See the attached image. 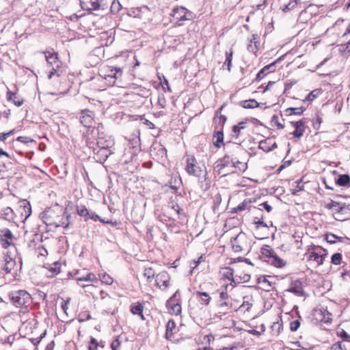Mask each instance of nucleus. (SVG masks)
<instances>
[{"label": "nucleus", "mask_w": 350, "mask_h": 350, "mask_svg": "<svg viewBox=\"0 0 350 350\" xmlns=\"http://www.w3.org/2000/svg\"><path fill=\"white\" fill-rule=\"evenodd\" d=\"M185 170L189 175L196 176L199 179L200 188L207 191L211 187V181L206 177V171L197 165V161L193 155H187Z\"/></svg>", "instance_id": "1"}, {"label": "nucleus", "mask_w": 350, "mask_h": 350, "mask_svg": "<svg viewBox=\"0 0 350 350\" xmlns=\"http://www.w3.org/2000/svg\"><path fill=\"white\" fill-rule=\"evenodd\" d=\"M122 70L119 67L105 66L100 70L99 75L106 81L108 86H121Z\"/></svg>", "instance_id": "2"}, {"label": "nucleus", "mask_w": 350, "mask_h": 350, "mask_svg": "<svg viewBox=\"0 0 350 350\" xmlns=\"http://www.w3.org/2000/svg\"><path fill=\"white\" fill-rule=\"evenodd\" d=\"M9 298L12 304L17 308L27 307V304L31 301V295L25 290L11 292Z\"/></svg>", "instance_id": "3"}, {"label": "nucleus", "mask_w": 350, "mask_h": 350, "mask_svg": "<svg viewBox=\"0 0 350 350\" xmlns=\"http://www.w3.org/2000/svg\"><path fill=\"white\" fill-rule=\"evenodd\" d=\"M170 15L178 26L182 25L183 21H191L193 18V13L183 6L174 7Z\"/></svg>", "instance_id": "4"}, {"label": "nucleus", "mask_w": 350, "mask_h": 350, "mask_svg": "<svg viewBox=\"0 0 350 350\" xmlns=\"http://www.w3.org/2000/svg\"><path fill=\"white\" fill-rule=\"evenodd\" d=\"M80 5L83 10L89 12L105 10L107 7L105 0H80Z\"/></svg>", "instance_id": "5"}, {"label": "nucleus", "mask_w": 350, "mask_h": 350, "mask_svg": "<svg viewBox=\"0 0 350 350\" xmlns=\"http://www.w3.org/2000/svg\"><path fill=\"white\" fill-rule=\"evenodd\" d=\"M45 58L49 65L52 66L51 70L49 72L48 75L49 79H51L53 75L57 74V77H59V74L57 73V69L60 67V63L58 60L57 55L55 53L44 52Z\"/></svg>", "instance_id": "6"}, {"label": "nucleus", "mask_w": 350, "mask_h": 350, "mask_svg": "<svg viewBox=\"0 0 350 350\" xmlns=\"http://www.w3.org/2000/svg\"><path fill=\"white\" fill-rule=\"evenodd\" d=\"M98 145V148H94V157L97 162L100 163H104L108 157L111 154V150L105 146H100L99 142L97 143Z\"/></svg>", "instance_id": "7"}, {"label": "nucleus", "mask_w": 350, "mask_h": 350, "mask_svg": "<svg viewBox=\"0 0 350 350\" xmlns=\"http://www.w3.org/2000/svg\"><path fill=\"white\" fill-rule=\"evenodd\" d=\"M150 154L157 159H163L167 156V150L161 144L154 143L150 148Z\"/></svg>", "instance_id": "8"}, {"label": "nucleus", "mask_w": 350, "mask_h": 350, "mask_svg": "<svg viewBox=\"0 0 350 350\" xmlns=\"http://www.w3.org/2000/svg\"><path fill=\"white\" fill-rule=\"evenodd\" d=\"M245 234L243 232H240L236 237H232L230 242L232 244V248L234 252H239L243 250V245L241 241L245 239Z\"/></svg>", "instance_id": "9"}, {"label": "nucleus", "mask_w": 350, "mask_h": 350, "mask_svg": "<svg viewBox=\"0 0 350 350\" xmlns=\"http://www.w3.org/2000/svg\"><path fill=\"white\" fill-rule=\"evenodd\" d=\"M280 60V58L274 61L273 62L264 66L257 74L256 80L260 81L267 74L274 72L275 70L276 64Z\"/></svg>", "instance_id": "10"}, {"label": "nucleus", "mask_w": 350, "mask_h": 350, "mask_svg": "<svg viewBox=\"0 0 350 350\" xmlns=\"http://www.w3.org/2000/svg\"><path fill=\"white\" fill-rule=\"evenodd\" d=\"M80 121L85 127H91L93 122V112L88 109L82 111Z\"/></svg>", "instance_id": "11"}, {"label": "nucleus", "mask_w": 350, "mask_h": 350, "mask_svg": "<svg viewBox=\"0 0 350 350\" xmlns=\"http://www.w3.org/2000/svg\"><path fill=\"white\" fill-rule=\"evenodd\" d=\"M170 275L166 271H162L156 275V283L161 288L163 286L165 288L169 286Z\"/></svg>", "instance_id": "12"}, {"label": "nucleus", "mask_w": 350, "mask_h": 350, "mask_svg": "<svg viewBox=\"0 0 350 350\" xmlns=\"http://www.w3.org/2000/svg\"><path fill=\"white\" fill-rule=\"evenodd\" d=\"M232 161L233 159L229 154H226L223 158L217 160L215 163V169L220 173L222 169L227 167Z\"/></svg>", "instance_id": "13"}, {"label": "nucleus", "mask_w": 350, "mask_h": 350, "mask_svg": "<svg viewBox=\"0 0 350 350\" xmlns=\"http://www.w3.org/2000/svg\"><path fill=\"white\" fill-rule=\"evenodd\" d=\"M317 315L318 316V319L321 322L325 323H330L332 322V314L327 308H321L319 311L317 312Z\"/></svg>", "instance_id": "14"}, {"label": "nucleus", "mask_w": 350, "mask_h": 350, "mask_svg": "<svg viewBox=\"0 0 350 350\" xmlns=\"http://www.w3.org/2000/svg\"><path fill=\"white\" fill-rule=\"evenodd\" d=\"M324 254H319L318 252L312 251L310 253L308 256L309 260H314L317 262L318 265H321L323 264L325 258L327 255L326 250H323Z\"/></svg>", "instance_id": "15"}, {"label": "nucleus", "mask_w": 350, "mask_h": 350, "mask_svg": "<svg viewBox=\"0 0 350 350\" xmlns=\"http://www.w3.org/2000/svg\"><path fill=\"white\" fill-rule=\"evenodd\" d=\"M4 261L5 265L2 268L3 271L7 273H10L12 269L14 268V262L13 261V258L11 256L10 252H7L4 254Z\"/></svg>", "instance_id": "16"}, {"label": "nucleus", "mask_w": 350, "mask_h": 350, "mask_svg": "<svg viewBox=\"0 0 350 350\" xmlns=\"http://www.w3.org/2000/svg\"><path fill=\"white\" fill-rule=\"evenodd\" d=\"M75 275V279L78 282H95L97 280L96 275L92 273H87L85 275H83L79 271H77Z\"/></svg>", "instance_id": "17"}, {"label": "nucleus", "mask_w": 350, "mask_h": 350, "mask_svg": "<svg viewBox=\"0 0 350 350\" xmlns=\"http://www.w3.org/2000/svg\"><path fill=\"white\" fill-rule=\"evenodd\" d=\"M260 45L259 36L257 34H253L252 38L250 40V43L247 44V50L250 52L256 53Z\"/></svg>", "instance_id": "18"}, {"label": "nucleus", "mask_w": 350, "mask_h": 350, "mask_svg": "<svg viewBox=\"0 0 350 350\" xmlns=\"http://www.w3.org/2000/svg\"><path fill=\"white\" fill-rule=\"evenodd\" d=\"M287 291L293 293V294L299 297L303 296L304 294L301 283L298 280L295 281L293 284V286L287 289Z\"/></svg>", "instance_id": "19"}, {"label": "nucleus", "mask_w": 350, "mask_h": 350, "mask_svg": "<svg viewBox=\"0 0 350 350\" xmlns=\"http://www.w3.org/2000/svg\"><path fill=\"white\" fill-rule=\"evenodd\" d=\"M144 306L141 303H136L131 306V312L134 315H139L142 320H144L143 314Z\"/></svg>", "instance_id": "20"}, {"label": "nucleus", "mask_w": 350, "mask_h": 350, "mask_svg": "<svg viewBox=\"0 0 350 350\" xmlns=\"http://www.w3.org/2000/svg\"><path fill=\"white\" fill-rule=\"evenodd\" d=\"M267 261L278 268H282L285 266V261L280 258L276 254L271 256V259H267Z\"/></svg>", "instance_id": "21"}, {"label": "nucleus", "mask_w": 350, "mask_h": 350, "mask_svg": "<svg viewBox=\"0 0 350 350\" xmlns=\"http://www.w3.org/2000/svg\"><path fill=\"white\" fill-rule=\"evenodd\" d=\"M336 184L341 187H350V176L348 174H340L336 180Z\"/></svg>", "instance_id": "22"}, {"label": "nucleus", "mask_w": 350, "mask_h": 350, "mask_svg": "<svg viewBox=\"0 0 350 350\" xmlns=\"http://www.w3.org/2000/svg\"><path fill=\"white\" fill-rule=\"evenodd\" d=\"M176 329V323L174 320L170 319L166 325L165 338L170 339L174 334V331Z\"/></svg>", "instance_id": "23"}, {"label": "nucleus", "mask_w": 350, "mask_h": 350, "mask_svg": "<svg viewBox=\"0 0 350 350\" xmlns=\"http://www.w3.org/2000/svg\"><path fill=\"white\" fill-rule=\"evenodd\" d=\"M42 219H43L44 223L46 226H53L55 228H57L58 227V225L56 224L57 221H53L52 219L51 213L49 212V211L43 213Z\"/></svg>", "instance_id": "24"}, {"label": "nucleus", "mask_w": 350, "mask_h": 350, "mask_svg": "<svg viewBox=\"0 0 350 350\" xmlns=\"http://www.w3.org/2000/svg\"><path fill=\"white\" fill-rule=\"evenodd\" d=\"M14 215V213L13 210L9 206L3 208L1 213V218L4 219L5 220H7V221L13 220Z\"/></svg>", "instance_id": "25"}, {"label": "nucleus", "mask_w": 350, "mask_h": 350, "mask_svg": "<svg viewBox=\"0 0 350 350\" xmlns=\"http://www.w3.org/2000/svg\"><path fill=\"white\" fill-rule=\"evenodd\" d=\"M240 105L245 109H254L259 107L260 104L254 99H250L241 101Z\"/></svg>", "instance_id": "26"}, {"label": "nucleus", "mask_w": 350, "mask_h": 350, "mask_svg": "<svg viewBox=\"0 0 350 350\" xmlns=\"http://www.w3.org/2000/svg\"><path fill=\"white\" fill-rule=\"evenodd\" d=\"M258 283L262 284V288L265 291H270L271 289V282L269 281L267 277L262 276L258 278Z\"/></svg>", "instance_id": "27"}, {"label": "nucleus", "mask_w": 350, "mask_h": 350, "mask_svg": "<svg viewBox=\"0 0 350 350\" xmlns=\"http://www.w3.org/2000/svg\"><path fill=\"white\" fill-rule=\"evenodd\" d=\"M7 98L8 100L13 101L14 105L17 107L21 106L24 102L23 99L18 98L16 94L12 92L11 91L8 92Z\"/></svg>", "instance_id": "28"}, {"label": "nucleus", "mask_w": 350, "mask_h": 350, "mask_svg": "<svg viewBox=\"0 0 350 350\" xmlns=\"http://www.w3.org/2000/svg\"><path fill=\"white\" fill-rule=\"evenodd\" d=\"M213 137L216 138V141L213 143L215 147L220 148L224 145V133L221 130L215 132Z\"/></svg>", "instance_id": "29"}, {"label": "nucleus", "mask_w": 350, "mask_h": 350, "mask_svg": "<svg viewBox=\"0 0 350 350\" xmlns=\"http://www.w3.org/2000/svg\"><path fill=\"white\" fill-rule=\"evenodd\" d=\"M64 215H65V219H62L57 221L56 224L58 225V227L62 226L64 228H67L70 224V219L71 218V215L70 214H68L66 212H64Z\"/></svg>", "instance_id": "30"}, {"label": "nucleus", "mask_w": 350, "mask_h": 350, "mask_svg": "<svg viewBox=\"0 0 350 350\" xmlns=\"http://www.w3.org/2000/svg\"><path fill=\"white\" fill-rule=\"evenodd\" d=\"M306 110V107H289L286 109V113L287 115H301L304 111Z\"/></svg>", "instance_id": "31"}, {"label": "nucleus", "mask_w": 350, "mask_h": 350, "mask_svg": "<svg viewBox=\"0 0 350 350\" xmlns=\"http://www.w3.org/2000/svg\"><path fill=\"white\" fill-rule=\"evenodd\" d=\"M271 142V139L269 138L262 140L260 142L258 147L260 149L262 150L265 152H270V151H271V148H270Z\"/></svg>", "instance_id": "32"}, {"label": "nucleus", "mask_w": 350, "mask_h": 350, "mask_svg": "<svg viewBox=\"0 0 350 350\" xmlns=\"http://www.w3.org/2000/svg\"><path fill=\"white\" fill-rule=\"evenodd\" d=\"M261 254L267 259H271V256H273L275 252L269 245H265L261 248Z\"/></svg>", "instance_id": "33"}, {"label": "nucleus", "mask_w": 350, "mask_h": 350, "mask_svg": "<svg viewBox=\"0 0 350 350\" xmlns=\"http://www.w3.org/2000/svg\"><path fill=\"white\" fill-rule=\"evenodd\" d=\"M77 212L79 215L85 218V220H88V217L90 216V212L85 206H77Z\"/></svg>", "instance_id": "34"}, {"label": "nucleus", "mask_w": 350, "mask_h": 350, "mask_svg": "<svg viewBox=\"0 0 350 350\" xmlns=\"http://www.w3.org/2000/svg\"><path fill=\"white\" fill-rule=\"evenodd\" d=\"M198 297L201 298V303L205 305H208L210 302L211 297L206 292H200L198 291L196 293Z\"/></svg>", "instance_id": "35"}, {"label": "nucleus", "mask_w": 350, "mask_h": 350, "mask_svg": "<svg viewBox=\"0 0 350 350\" xmlns=\"http://www.w3.org/2000/svg\"><path fill=\"white\" fill-rule=\"evenodd\" d=\"M135 92L137 94L144 97L147 98L150 95V90L146 88L138 87L135 89Z\"/></svg>", "instance_id": "36"}, {"label": "nucleus", "mask_w": 350, "mask_h": 350, "mask_svg": "<svg viewBox=\"0 0 350 350\" xmlns=\"http://www.w3.org/2000/svg\"><path fill=\"white\" fill-rule=\"evenodd\" d=\"M350 211V204H340L339 208H336V213L347 214Z\"/></svg>", "instance_id": "37"}, {"label": "nucleus", "mask_w": 350, "mask_h": 350, "mask_svg": "<svg viewBox=\"0 0 350 350\" xmlns=\"http://www.w3.org/2000/svg\"><path fill=\"white\" fill-rule=\"evenodd\" d=\"M337 334L342 339V342H345L350 347V336L347 332L341 329L338 331Z\"/></svg>", "instance_id": "38"}, {"label": "nucleus", "mask_w": 350, "mask_h": 350, "mask_svg": "<svg viewBox=\"0 0 350 350\" xmlns=\"http://www.w3.org/2000/svg\"><path fill=\"white\" fill-rule=\"evenodd\" d=\"M49 272L51 273L50 276L53 277L57 275L60 272V265L59 262H55L49 269Z\"/></svg>", "instance_id": "39"}, {"label": "nucleus", "mask_w": 350, "mask_h": 350, "mask_svg": "<svg viewBox=\"0 0 350 350\" xmlns=\"http://www.w3.org/2000/svg\"><path fill=\"white\" fill-rule=\"evenodd\" d=\"M1 239H7L12 241L14 239V235L12 232V231L8 228H5L2 230H1Z\"/></svg>", "instance_id": "40"}, {"label": "nucleus", "mask_w": 350, "mask_h": 350, "mask_svg": "<svg viewBox=\"0 0 350 350\" xmlns=\"http://www.w3.org/2000/svg\"><path fill=\"white\" fill-rule=\"evenodd\" d=\"M248 205V202L246 200H244L240 204H239L237 207H234L231 211V213H239L243 211H245Z\"/></svg>", "instance_id": "41"}, {"label": "nucleus", "mask_w": 350, "mask_h": 350, "mask_svg": "<svg viewBox=\"0 0 350 350\" xmlns=\"http://www.w3.org/2000/svg\"><path fill=\"white\" fill-rule=\"evenodd\" d=\"M121 7H122L121 4L120 3V2L118 1L113 0L111 3V6H110L111 12L113 14H116L120 10Z\"/></svg>", "instance_id": "42"}, {"label": "nucleus", "mask_w": 350, "mask_h": 350, "mask_svg": "<svg viewBox=\"0 0 350 350\" xmlns=\"http://www.w3.org/2000/svg\"><path fill=\"white\" fill-rule=\"evenodd\" d=\"M331 262L335 265H339L342 262V255L340 253H334L331 257Z\"/></svg>", "instance_id": "43"}, {"label": "nucleus", "mask_w": 350, "mask_h": 350, "mask_svg": "<svg viewBox=\"0 0 350 350\" xmlns=\"http://www.w3.org/2000/svg\"><path fill=\"white\" fill-rule=\"evenodd\" d=\"M100 279L103 283L106 284H111L113 282V278L106 273L100 274Z\"/></svg>", "instance_id": "44"}, {"label": "nucleus", "mask_w": 350, "mask_h": 350, "mask_svg": "<svg viewBox=\"0 0 350 350\" xmlns=\"http://www.w3.org/2000/svg\"><path fill=\"white\" fill-rule=\"evenodd\" d=\"M325 239L327 243L333 244V243H336L337 240H338L339 241H341L342 238L339 237L334 234H327L326 236Z\"/></svg>", "instance_id": "45"}, {"label": "nucleus", "mask_w": 350, "mask_h": 350, "mask_svg": "<svg viewBox=\"0 0 350 350\" xmlns=\"http://www.w3.org/2000/svg\"><path fill=\"white\" fill-rule=\"evenodd\" d=\"M154 271L151 268H146L144 271V275L147 278L148 281H150L154 277Z\"/></svg>", "instance_id": "46"}, {"label": "nucleus", "mask_w": 350, "mask_h": 350, "mask_svg": "<svg viewBox=\"0 0 350 350\" xmlns=\"http://www.w3.org/2000/svg\"><path fill=\"white\" fill-rule=\"evenodd\" d=\"M297 5V1H295L294 0H291L288 4L285 5L284 8H282V10L284 12H287L294 9Z\"/></svg>", "instance_id": "47"}, {"label": "nucleus", "mask_w": 350, "mask_h": 350, "mask_svg": "<svg viewBox=\"0 0 350 350\" xmlns=\"http://www.w3.org/2000/svg\"><path fill=\"white\" fill-rule=\"evenodd\" d=\"M232 54H233V51L232 49L230 50L229 53H228V52L226 53V58L225 64H227L228 70H230V66H231V63H232Z\"/></svg>", "instance_id": "48"}, {"label": "nucleus", "mask_w": 350, "mask_h": 350, "mask_svg": "<svg viewBox=\"0 0 350 350\" xmlns=\"http://www.w3.org/2000/svg\"><path fill=\"white\" fill-rule=\"evenodd\" d=\"M172 314L178 315L181 313L182 308L180 304H174L171 307Z\"/></svg>", "instance_id": "49"}, {"label": "nucleus", "mask_w": 350, "mask_h": 350, "mask_svg": "<svg viewBox=\"0 0 350 350\" xmlns=\"http://www.w3.org/2000/svg\"><path fill=\"white\" fill-rule=\"evenodd\" d=\"M319 90H314L312 91L310 93L308 94V96L306 97L305 100L311 102L319 94Z\"/></svg>", "instance_id": "50"}, {"label": "nucleus", "mask_w": 350, "mask_h": 350, "mask_svg": "<svg viewBox=\"0 0 350 350\" xmlns=\"http://www.w3.org/2000/svg\"><path fill=\"white\" fill-rule=\"evenodd\" d=\"M226 271L224 273V276L229 280L234 282V279L233 278V269L230 267H226Z\"/></svg>", "instance_id": "51"}, {"label": "nucleus", "mask_w": 350, "mask_h": 350, "mask_svg": "<svg viewBox=\"0 0 350 350\" xmlns=\"http://www.w3.org/2000/svg\"><path fill=\"white\" fill-rule=\"evenodd\" d=\"M246 163H243L242 162H240L239 161H237L235 162L232 161V166L235 168H239L240 170L245 171L246 169Z\"/></svg>", "instance_id": "52"}, {"label": "nucleus", "mask_w": 350, "mask_h": 350, "mask_svg": "<svg viewBox=\"0 0 350 350\" xmlns=\"http://www.w3.org/2000/svg\"><path fill=\"white\" fill-rule=\"evenodd\" d=\"M98 343L96 338L91 337L90 345L88 347L89 350H97Z\"/></svg>", "instance_id": "53"}, {"label": "nucleus", "mask_w": 350, "mask_h": 350, "mask_svg": "<svg viewBox=\"0 0 350 350\" xmlns=\"http://www.w3.org/2000/svg\"><path fill=\"white\" fill-rule=\"evenodd\" d=\"M295 183L297 184V186L296 188L292 189L291 193L293 195H296L299 191L304 189V186L301 185V180L296 181Z\"/></svg>", "instance_id": "54"}, {"label": "nucleus", "mask_w": 350, "mask_h": 350, "mask_svg": "<svg viewBox=\"0 0 350 350\" xmlns=\"http://www.w3.org/2000/svg\"><path fill=\"white\" fill-rule=\"evenodd\" d=\"M23 209L24 210V211L26 213L25 219H27L31 215V208L30 204L29 202L26 203L24 205Z\"/></svg>", "instance_id": "55"}, {"label": "nucleus", "mask_w": 350, "mask_h": 350, "mask_svg": "<svg viewBox=\"0 0 350 350\" xmlns=\"http://www.w3.org/2000/svg\"><path fill=\"white\" fill-rule=\"evenodd\" d=\"M271 122H274L277 125L278 129H279L284 128V125L279 122V117L278 115H273L272 116Z\"/></svg>", "instance_id": "56"}, {"label": "nucleus", "mask_w": 350, "mask_h": 350, "mask_svg": "<svg viewBox=\"0 0 350 350\" xmlns=\"http://www.w3.org/2000/svg\"><path fill=\"white\" fill-rule=\"evenodd\" d=\"M304 129L303 127L299 129H295L294 131L292 133L294 137L300 138L304 135Z\"/></svg>", "instance_id": "57"}, {"label": "nucleus", "mask_w": 350, "mask_h": 350, "mask_svg": "<svg viewBox=\"0 0 350 350\" xmlns=\"http://www.w3.org/2000/svg\"><path fill=\"white\" fill-rule=\"evenodd\" d=\"M300 326V322L298 320H295L291 322L290 329L292 332H295Z\"/></svg>", "instance_id": "58"}, {"label": "nucleus", "mask_w": 350, "mask_h": 350, "mask_svg": "<svg viewBox=\"0 0 350 350\" xmlns=\"http://www.w3.org/2000/svg\"><path fill=\"white\" fill-rule=\"evenodd\" d=\"M339 202L332 200L329 204L326 205V207L329 209H333L336 211V208H338L340 206Z\"/></svg>", "instance_id": "59"}, {"label": "nucleus", "mask_w": 350, "mask_h": 350, "mask_svg": "<svg viewBox=\"0 0 350 350\" xmlns=\"http://www.w3.org/2000/svg\"><path fill=\"white\" fill-rule=\"evenodd\" d=\"M17 141L21 142L24 144H27L28 142L35 143L36 142L33 139H30L28 137L20 136L17 138Z\"/></svg>", "instance_id": "60"}, {"label": "nucleus", "mask_w": 350, "mask_h": 350, "mask_svg": "<svg viewBox=\"0 0 350 350\" xmlns=\"http://www.w3.org/2000/svg\"><path fill=\"white\" fill-rule=\"evenodd\" d=\"M232 133H233V135H232L233 137L237 139H238L242 135L241 130L239 129H238V130L235 129V126H232Z\"/></svg>", "instance_id": "61"}, {"label": "nucleus", "mask_w": 350, "mask_h": 350, "mask_svg": "<svg viewBox=\"0 0 350 350\" xmlns=\"http://www.w3.org/2000/svg\"><path fill=\"white\" fill-rule=\"evenodd\" d=\"M120 346V342L118 338L115 339L111 344V348L112 350H118Z\"/></svg>", "instance_id": "62"}, {"label": "nucleus", "mask_w": 350, "mask_h": 350, "mask_svg": "<svg viewBox=\"0 0 350 350\" xmlns=\"http://www.w3.org/2000/svg\"><path fill=\"white\" fill-rule=\"evenodd\" d=\"M252 306V304L249 301H243L241 305L240 308L245 310V311H249Z\"/></svg>", "instance_id": "63"}, {"label": "nucleus", "mask_w": 350, "mask_h": 350, "mask_svg": "<svg viewBox=\"0 0 350 350\" xmlns=\"http://www.w3.org/2000/svg\"><path fill=\"white\" fill-rule=\"evenodd\" d=\"M172 209H173L177 215H180L183 212V209L179 206L178 204H172Z\"/></svg>", "instance_id": "64"}]
</instances>
